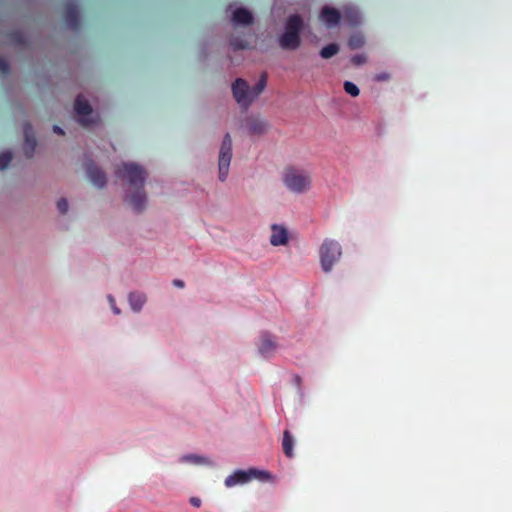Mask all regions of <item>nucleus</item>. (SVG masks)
I'll use <instances>...</instances> for the list:
<instances>
[{
  "mask_svg": "<svg viewBox=\"0 0 512 512\" xmlns=\"http://www.w3.org/2000/svg\"><path fill=\"white\" fill-rule=\"evenodd\" d=\"M115 173L118 178L126 179L131 187L136 188V191L127 197V201L135 212H142L147 200L144 192L146 171L138 164L122 163Z\"/></svg>",
  "mask_w": 512,
  "mask_h": 512,
  "instance_id": "1",
  "label": "nucleus"
},
{
  "mask_svg": "<svg viewBox=\"0 0 512 512\" xmlns=\"http://www.w3.org/2000/svg\"><path fill=\"white\" fill-rule=\"evenodd\" d=\"M303 28V20L300 15L289 16L285 24V31L279 38L281 48L295 50L301 44L300 32Z\"/></svg>",
  "mask_w": 512,
  "mask_h": 512,
  "instance_id": "2",
  "label": "nucleus"
},
{
  "mask_svg": "<svg viewBox=\"0 0 512 512\" xmlns=\"http://www.w3.org/2000/svg\"><path fill=\"white\" fill-rule=\"evenodd\" d=\"M320 263L324 272L329 273L333 265L340 259L342 249L340 244L332 239H325L319 249Z\"/></svg>",
  "mask_w": 512,
  "mask_h": 512,
  "instance_id": "3",
  "label": "nucleus"
},
{
  "mask_svg": "<svg viewBox=\"0 0 512 512\" xmlns=\"http://www.w3.org/2000/svg\"><path fill=\"white\" fill-rule=\"evenodd\" d=\"M283 182L285 186L294 193H304L309 190L311 186L309 174L294 168L285 170Z\"/></svg>",
  "mask_w": 512,
  "mask_h": 512,
  "instance_id": "4",
  "label": "nucleus"
},
{
  "mask_svg": "<svg viewBox=\"0 0 512 512\" xmlns=\"http://www.w3.org/2000/svg\"><path fill=\"white\" fill-rule=\"evenodd\" d=\"M253 479L267 481L270 479V474L266 471L250 468L248 470H236L233 474L225 479V486L231 488L238 484H245Z\"/></svg>",
  "mask_w": 512,
  "mask_h": 512,
  "instance_id": "5",
  "label": "nucleus"
},
{
  "mask_svg": "<svg viewBox=\"0 0 512 512\" xmlns=\"http://www.w3.org/2000/svg\"><path fill=\"white\" fill-rule=\"evenodd\" d=\"M74 110L78 122L84 128H90L99 121V117L93 115L92 107L88 103L87 98H76Z\"/></svg>",
  "mask_w": 512,
  "mask_h": 512,
  "instance_id": "6",
  "label": "nucleus"
},
{
  "mask_svg": "<svg viewBox=\"0 0 512 512\" xmlns=\"http://www.w3.org/2000/svg\"><path fill=\"white\" fill-rule=\"evenodd\" d=\"M232 159V140L229 133H226L222 145L220 147L219 160H218V169H219V180L225 181L228 172L229 166Z\"/></svg>",
  "mask_w": 512,
  "mask_h": 512,
  "instance_id": "7",
  "label": "nucleus"
},
{
  "mask_svg": "<svg viewBox=\"0 0 512 512\" xmlns=\"http://www.w3.org/2000/svg\"><path fill=\"white\" fill-rule=\"evenodd\" d=\"M64 19L66 24L74 31L80 26L78 0H66L64 3Z\"/></svg>",
  "mask_w": 512,
  "mask_h": 512,
  "instance_id": "8",
  "label": "nucleus"
},
{
  "mask_svg": "<svg viewBox=\"0 0 512 512\" xmlns=\"http://www.w3.org/2000/svg\"><path fill=\"white\" fill-rule=\"evenodd\" d=\"M86 173L89 177L91 183L98 187L103 188L106 185V175L105 173L97 167L92 161H88L86 164Z\"/></svg>",
  "mask_w": 512,
  "mask_h": 512,
  "instance_id": "9",
  "label": "nucleus"
},
{
  "mask_svg": "<svg viewBox=\"0 0 512 512\" xmlns=\"http://www.w3.org/2000/svg\"><path fill=\"white\" fill-rule=\"evenodd\" d=\"M24 133V154L30 159L34 155V151L37 145L36 137L33 128L30 123H26L23 128Z\"/></svg>",
  "mask_w": 512,
  "mask_h": 512,
  "instance_id": "10",
  "label": "nucleus"
},
{
  "mask_svg": "<svg viewBox=\"0 0 512 512\" xmlns=\"http://www.w3.org/2000/svg\"><path fill=\"white\" fill-rule=\"evenodd\" d=\"M271 231L270 243L273 246L285 245L288 242V232L285 227L273 224L271 226Z\"/></svg>",
  "mask_w": 512,
  "mask_h": 512,
  "instance_id": "11",
  "label": "nucleus"
},
{
  "mask_svg": "<svg viewBox=\"0 0 512 512\" xmlns=\"http://www.w3.org/2000/svg\"><path fill=\"white\" fill-rule=\"evenodd\" d=\"M341 19L340 12L335 9L328 6H325L320 14V20L324 22L328 27H334L336 26Z\"/></svg>",
  "mask_w": 512,
  "mask_h": 512,
  "instance_id": "12",
  "label": "nucleus"
},
{
  "mask_svg": "<svg viewBox=\"0 0 512 512\" xmlns=\"http://www.w3.org/2000/svg\"><path fill=\"white\" fill-rule=\"evenodd\" d=\"M232 22L235 25H250L253 22V16L247 9L238 8L233 13Z\"/></svg>",
  "mask_w": 512,
  "mask_h": 512,
  "instance_id": "13",
  "label": "nucleus"
},
{
  "mask_svg": "<svg viewBox=\"0 0 512 512\" xmlns=\"http://www.w3.org/2000/svg\"><path fill=\"white\" fill-rule=\"evenodd\" d=\"M276 344L269 338L268 335H263L259 344V352L264 357H269L275 350Z\"/></svg>",
  "mask_w": 512,
  "mask_h": 512,
  "instance_id": "14",
  "label": "nucleus"
},
{
  "mask_svg": "<svg viewBox=\"0 0 512 512\" xmlns=\"http://www.w3.org/2000/svg\"><path fill=\"white\" fill-rule=\"evenodd\" d=\"M268 125L265 120L260 118H251L248 121V130L251 134H263L266 132Z\"/></svg>",
  "mask_w": 512,
  "mask_h": 512,
  "instance_id": "15",
  "label": "nucleus"
},
{
  "mask_svg": "<svg viewBox=\"0 0 512 512\" xmlns=\"http://www.w3.org/2000/svg\"><path fill=\"white\" fill-rule=\"evenodd\" d=\"M232 94V96H250L248 83L241 78L236 79L232 84Z\"/></svg>",
  "mask_w": 512,
  "mask_h": 512,
  "instance_id": "16",
  "label": "nucleus"
},
{
  "mask_svg": "<svg viewBox=\"0 0 512 512\" xmlns=\"http://www.w3.org/2000/svg\"><path fill=\"white\" fill-rule=\"evenodd\" d=\"M282 448H283L284 454L288 458L293 457V455H294V453H293L294 438H293L292 434L290 433V431H288V430H285L283 433Z\"/></svg>",
  "mask_w": 512,
  "mask_h": 512,
  "instance_id": "17",
  "label": "nucleus"
},
{
  "mask_svg": "<svg viewBox=\"0 0 512 512\" xmlns=\"http://www.w3.org/2000/svg\"><path fill=\"white\" fill-rule=\"evenodd\" d=\"M146 302V297L142 293H130L129 295V304L132 310L138 312L142 309L144 303Z\"/></svg>",
  "mask_w": 512,
  "mask_h": 512,
  "instance_id": "18",
  "label": "nucleus"
},
{
  "mask_svg": "<svg viewBox=\"0 0 512 512\" xmlns=\"http://www.w3.org/2000/svg\"><path fill=\"white\" fill-rule=\"evenodd\" d=\"M266 84H267V76L265 73H263L260 76V79L256 83V85H254L253 88L250 90V96H259L264 91Z\"/></svg>",
  "mask_w": 512,
  "mask_h": 512,
  "instance_id": "19",
  "label": "nucleus"
},
{
  "mask_svg": "<svg viewBox=\"0 0 512 512\" xmlns=\"http://www.w3.org/2000/svg\"><path fill=\"white\" fill-rule=\"evenodd\" d=\"M339 52V46L336 43L328 44L320 50V56L324 59L331 58Z\"/></svg>",
  "mask_w": 512,
  "mask_h": 512,
  "instance_id": "20",
  "label": "nucleus"
},
{
  "mask_svg": "<svg viewBox=\"0 0 512 512\" xmlns=\"http://www.w3.org/2000/svg\"><path fill=\"white\" fill-rule=\"evenodd\" d=\"M365 43V39L363 35L356 33L350 36L348 40V46L351 49H358L361 48Z\"/></svg>",
  "mask_w": 512,
  "mask_h": 512,
  "instance_id": "21",
  "label": "nucleus"
},
{
  "mask_svg": "<svg viewBox=\"0 0 512 512\" xmlns=\"http://www.w3.org/2000/svg\"><path fill=\"white\" fill-rule=\"evenodd\" d=\"M12 153L10 151H6L0 154V170L6 169L10 162L12 161Z\"/></svg>",
  "mask_w": 512,
  "mask_h": 512,
  "instance_id": "22",
  "label": "nucleus"
},
{
  "mask_svg": "<svg viewBox=\"0 0 512 512\" xmlns=\"http://www.w3.org/2000/svg\"><path fill=\"white\" fill-rule=\"evenodd\" d=\"M344 89L350 96H358L359 95V88L357 85L350 81H346L344 83Z\"/></svg>",
  "mask_w": 512,
  "mask_h": 512,
  "instance_id": "23",
  "label": "nucleus"
},
{
  "mask_svg": "<svg viewBox=\"0 0 512 512\" xmlns=\"http://www.w3.org/2000/svg\"><path fill=\"white\" fill-rule=\"evenodd\" d=\"M230 44L235 50L248 48V43L245 40L239 38H232Z\"/></svg>",
  "mask_w": 512,
  "mask_h": 512,
  "instance_id": "24",
  "label": "nucleus"
},
{
  "mask_svg": "<svg viewBox=\"0 0 512 512\" xmlns=\"http://www.w3.org/2000/svg\"><path fill=\"white\" fill-rule=\"evenodd\" d=\"M237 100L238 105L246 110L253 102L255 98H235Z\"/></svg>",
  "mask_w": 512,
  "mask_h": 512,
  "instance_id": "25",
  "label": "nucleus"
},
{
  "mask_svg": "<svg viewBox=\"0 0 512 512\" xmlns=\"http://www.w3.org/2000/svg\"><path fill=\"white\" fill-rule=\"evenodd\" d=\"M10 71V66L8 61L0 56V73L3 75L8 74Z\"/></svg>",
  "mask_w": 512,
  "mask_h": 512,
  "instance_id": "26",
  "label": "nucleus"
},
{
  "mask_svg": "<svg viewBox=\"0 0 512 512\" xmlns=\"http://www.w3.org/2000/svg\"><path fill=\"white\" fill-rule=\"evenodd\" d=\"M57 209L61 214H65L68 210V202L65 198H61L57 202Z\"/></svg>",
  "mask_w": 512,
  "mask_h": 512,
  "instance_id": "27",
  "label": "nucleus"
},
{
  "mask_svg": "<svg viewBox=\"0 0 512 512\" xmlns=\"http://www.w3.org/2000/svg\"><path fill=\"white\" fill-rule=\"evenodd\" d=\"M351 62L356 66L362 65L366 62V56L363 54L354 55L351 58Z\"/></svg>",
  "mask_w": 512,
  "mask_h": 512,
  "instance_id": "28",
  "label": "nucleus"
},
{
  "mask_svg": "<svg viewBox=\"0 0 512 512\" xmlns=\"http://www.w3.org/2000/svg\"><path fill=\"white\" fill-rule=\"evenodd\" d=\"M187 459L191 460L192 462L196 463V464H200V463H206L208 464L209 461L202 458V457H199V456H196V455H191V456H188Z\"/></svg>",
  "mask_w": 512,
  "mask_h": 512,
  "instance_id": "29",
  "label": "nucleus"
},
{
  "mask_svg": "<svg viewBox=\"0 0 512 512\" xmlns=\"http://www.w3.org/2000/svg\"><path fill=\"white\" fill-rule=\"evenodd\" d=\"M348 17L354 25L359 23V15L357 12H348Z\"/></svg>",
  "mask_w": 512,
  "mask_h": 512,
  "instance_id": "30",
  "label": "nucleus"
},
{
  "mask_svg": "<svg viewBox=\"0 0 512 512\" xmlns=\"http://www.w3.org/2000/svg\"><path fill=\"white\" fill-rule=\"evenodd\" d=\"M108 300L111 304V308L114 311L115 314H119L120 310L116 307L115 301L112 296H108Z\"/></svg>",
  "mask_w": 512,
  "mask_h": 512,
  "instance_id": "31",
  "label": "nucleus"
},
{
  "mask_svg": "<svg viewBox=\"0 0 512 512\" xmlns=\"http://www.w3.org/2000/svg\"><path fill=\"white\" fill-rule=\"evenodd\" d=\"M173 285L178 288H183L185 286V283H184V281H182L180 279H175V280H173Z\"/></svg>",
  "mask_w": 512,
  "mask_h": 512,
  "instance_id": "32",
  "label": "nucleus"
},
{
  "mask_svg": "<svg viewBox=\"0 0 512 512\" xmlns=\"http://www.w3.org/2000/svg\"><path fill=\"white\" fill-rule=\"evenodd\" d=\"M293 382L295 383V385L297 387H300L301 383H302V379L299 375H293Z\"/></svg>",
  "mask_w": 512,
  "mask_h": 512,
  "instance_id": "33",
  "label": "nucleus"
},
{
  "mask_svg": "<svg viewBox=\"0 0 512 512\" xmlns=\"http://www.w3.org/2000/svg\"><path fill=\"white\" fill-rule=\"evenodd\" d=\"M53 132L58 135H64L63 129L61 127H59L58 125L53 126Z\"/></svg>",
  "mask_w": 512,
  "mask_h": 512,
  "instance_id": "34",
  "label": "nucleus"
},
{
  "mask_svg": "<svg viewBox=\"0 0 512 512\" xmlns=\"http://www.w3.org/2000/svg\"><path fill=\"white\" fill-rule=\"evenodd\" d=\"M190 503L195 507H199L201 504V500L199 498L193 497L190 499Z\"/></svg>",
  "mask_w": 512,
  "mask_h": 512,
  "instance_id": "35",
  "label": "nucleus"
},
{
  "mask_svg": "<svg viewBox=\"0 0 512 512\" xmlns=\"http://www.w3.org/2000/svg\"><path fill=\"white\" fill-rule=\"evenodd\" d=\"M388 78H389L388 74H379L376 76V79L379 81H384V80H387Z\"/></svg>",
  "mask_w": 512,
  "mask_h": 512,
  "instance_id": "36",
  "label": "nucleus"
}]
</instances>
